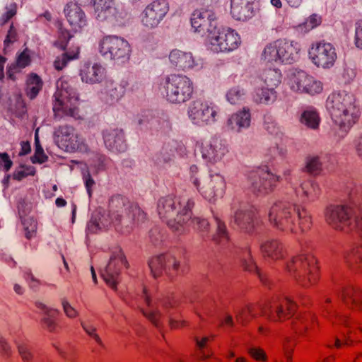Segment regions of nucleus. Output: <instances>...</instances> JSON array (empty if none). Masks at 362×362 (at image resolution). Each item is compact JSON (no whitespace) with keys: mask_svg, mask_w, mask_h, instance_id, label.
Segmentation results:
<instances>
[{"mask_svg":"<svg viewBox=\"0 0 362 362\" xmlns=\"http://www.w3.org/2000/svg\"><path fill=\"white\" fill-rule=\"evenodd\" d=\"M194 205L191 199L167 196L159 199L157 209L160 217L175 232H184L189 223L201 230H207V221L197 217L192 218Z\"/></svg>","mask_w":362,"mask_h":362,"instance_id":"1","label":"nucleus"},{"mask_svg":"<svg viewBox=\"0 0 362 362\" xmlns=\"http://www.w3.org/2000/svg\"><path fill=\"white\" fill-rule=\"evenodd\" d=\"M332 115L334 122L345 132L357 121L359 110L354 95L340 91L331 98Z\"/></svg>","mask_w":362,"mask_h":362,"instance_id":"2","label":"nucleus"},{"mask_svg":"<svg viewBox=\"0 0 362 362\" xmlns=\"http://www.w3.org/2000/svg\"><path fill=\"white\" fill-rule=\"evenodd\" d=\"M206 39L211 49L216 52L233 51L240 44V38L236 32L230 28L218 25L208 29Z\"/></svg>","mask_w":362,"mask_h":362,"instance_id":"3","label":"nucleus"},{"mask_svg":"<svg viewBox=\"0 0 362 362\" xmlns=\"http://www.w3.org/2000/svg\"><path fill=\"white\" fill-rule=\"evenodd\" d=\"M53 110L57 115L79 117L78 98L66 83H62L55 93V102Z\"/></svg>","mask_w":362,"mask_h":362,"instance_id":"4","label":"nucleus"},{"mask_svg":"<svg viewBox=\"0 0 362 362\" xmlns=\"http://www.w3.org/2000/svg\"><path fill=\"white\" fill-rule=\"evenodd\" d=\"M167 98L171 103H183L188 100L193 93L192 83L189 78L182 75H170L165 81Z\"/></svg>","mask_w":362,"mask_h":362,"instance_id":"5","label":"nucleus"},{"mask_svg":"<svg viewBox=\"0 0 362 362\" xmlns=\"http://www.w3.org/2000/svg\"><path fill=\"white\" fill-rule=\"evenodd\" d=\"M98 50L103 56L121 62L127 61L131 53L128 42L114 35L103 37L99 42Z\"/></svg>","mask_w":362,"mask_h":362,"instance_id":"6","label":"nucleus"},{"mask_svg":"<svg viewBox=\"0 0 362 362\" xmlns=\"http://www.w3.org/2000/svg\"><path fill=\"white\" fill-rule=\"evenodd\" d=\"M299 49L296 42L278 40L267 46L263 56L268 62H288L293 59L294 54H297Z\"/></svg>","mask_w":362,"mask_h":362,"instance_id":"7","label":"nucleus"},{"mask_svg":"<svg viewBox=\"0 0 362 362\" xmlns=\"http://www.w3.org/2000/svg\"><path fill=\"white\" fill-rule=\"evenodd\" d=\"M296 210L281 204L274 205L269 213L270 223L279 230L298 233V229L294 223Z\"/></svg>","mask_w":362,"mask_h":362,"instance_id":"8","label":"nucleus"},{"mask_svg":"<svg viewBox=\"0 0 362 362\" xmlns=\"http://www.w3.org/2000/svg\"><path fill=\"white\" fill-rule=\"evenodd\" d=\"M58 145L66 151H87L88 145L71 127H61L56 132Z\"/></svg>","mask_w":362,"mask_h":362,"instance_id":"9","label":"nucleus"},{"mask_svg":"<svg viewBox=\"0 0 362 362\" xmlns=\"http://www.w3.org/2000/svg\"><path fill=\"white\" fill-rule=\"evenodd\" d=\"M189 117L198 125H208L215 122L217 110L211 103L195 101L189 107Z\"/></svg>","mask_w":362,"mask_h":362,"instance_id":"10","label":"nucleus"},{"mask_svg":"<svg viewBox=\"0 0 362 362\" xmlns=\"http://www.w3.org/2000/svg\"><path fill=\"white\" fill-rule=\"evenodd\" d=\"M295 269L299 272V279L304 286L317 280L316 259L311 255H301L293 259Z\"/></svg>","mask_w":362,"mask_h":362,"instance_id":"11","label":"nucleus"},{"mask_svg":"<svg viewBox=\"0 0 362 362\" xmlns=\"http://www.w3.org/2000/svg\"><path fill=\"white\" fill-rule=\"evenodd\" d=\"M248 179L252 190L261 194H267L272 192L279 182L277 176L264 170L251 172Z\"/></svg>","mask_w":362,"mask_h":362,"instance_id":"12","label":"nucleus"},{"mask_svg":"<svg viewBox=\"0 0 362 362\" xmlns=\"http://www.w3.org/2000/svg\"><path fill=\"white\" fill-rule=\"evenodd\" d=\"M351 209L344 206H332L327 209L326 222L337 230H346L352 226Z\"/></svg>","mask_w":362,"mask_h":362,"instance_id":"13","label":"nucleus"},{"mask_svg":"<svg viewBox=\"0 0 362 362\" xmlns=\"http://www.w3.org/2000/svg\"><path fill=\"white\" fill-rule=\"evenodd\" d=\"M309 54L317 66L324 69L332 66L337 59L335 48L332 44L327 42H320L313 46Z\"/></svg>","mask_w":362,"mask_h":362,"instance_id":"14","label":"nucleus"},{"mask_svg":"<svg viewBox=\"0 0 362 362\" xmlns=\"http://www.w3.org/2000/svg\"><path fill=\"white\" fill-rule=\"evenodd\" d=\"M148 264L153 275L158 277L163 274L168 275L176 274L180 264L175 257L170 255H160L153 257Z\"/></svg>","mask_w":362,"mask_h":362,"instance_id":"15","label":"nucleus"},{"mask_svg":"<svg viewBox=\"0 0 362 362\" xmlns=\"http://www.w3.org/2000/svg\"><path fill=\"white\" fill-rule=\"evenodd\" d=\"M291 88L297 92L315 95L322 90V84L312 76L300 71L291 78Z\"/></svg>","mask_w":362,"mask_h":362,"instance_id":"16","label":"nucleus"},{"mask_svg":"<svg viewBox=\"0 0 362 362\" xmlns=\"http://www.w3.org/2000/svg\"><path fill=\"white\" fill-rule=\"evenodd\" d=\"M169 9L165 0H156L148 5L144 11L142 22L150 28L158 25Z\"/></svg>","mask_w":362,"mask_h":362,"instance_id":"17","label":"nucleus"},{"mask_svg":"<svg viewBox=\"0 0 362 362\" xmlns=\"http://www.w3.org/2000/svg\"><path fill=\"white\" fill-rule=\"evenodd\" d=\"M125 262L124 254L118 250L112 255L108 264L102 272L105 281L113 288H116L121 268Z\"/></svg>","mask_w":362,"mask_h":362,"instance_id":"18","label":"nucleus"},{"mask_svg":"<svg viewBox=\"0 0 362 362\" xmlns=\"http://www.w3.org/2000/svg\"><path fill=\"white\" fill-rule=\"evenodd\" d=\"M192 25L195 31L201 32L217 26L216 17L212 10L201 8L196 10L192 17Z\"/></svg>","mask_w":362,"mask_h":362,"instance_id":"19","label":"nucleus"},{"mask_svg":"<svg viewBox=\"0 0 362 362\" xmlns=\"http://www.w3.org/2000/svg\"><path fill=\"white\" fill-rule=\"evenodd\" d=\"M294 308L293 302L288 298H285L284 301L274 306L265 305L262 310V315L270 320H281L287 314H290Z\"/></svg>","mask_w":362,"mask_h":362,"instance_id":"20","label":"nucleus"},{"mask_svg":"<svg viewBox=\"0 0 362 362\" xmlns=\"http://www.w3.org/2000/svg\"><path fill=\"white\" fill-rule=\"evenodd\" d=\"M65 13L72 32L77 33L86 25L84 13L76 4H68Z\"/></svg>","mask_w":362,"mask_h":362,"instance_id":"21","label":"nucleus"},{"mask_svg":"<svg viewBox=\"0 0 362 362\" xmlns=\"http://www.w3.org/2000/svg\"><path fill=\"white\" fill-rule=\"evenodd\" d=\"M81 76L82 81L87 83H100L105 77V70L101 65L96 63L86 64L81 70Z\"/></svg>","mask_w":362,"mask_h":362,"instance_id":"22","label":"nucleus"},{"mask_svg":"<svg viewBox=\"0 0 362 362\" xmlns=\"http://www.w3.org/2000/svg\"><path fill=\"white\" fill-rule=\"evenodd\" d=\"M255 0H232L231 13L238 21H245L253 16L252 3Z\"/></svg>","mask_w":362,"mask_h":362,"instance_id":"23","label":"nucleus"},{"mask_svg":"<svg viewBox=\"0 0 362 362\" xmlns=\"http://www.w3.org/2000/svg\"><path fill=\"white\" fill-rule=\"evenodd\" d=\"M201 152L203 158L211 161H217L221 160L228 152L225 145L218 141L214 144L205 143L201 146Z\"/></svg>","mask_w":362,"mask_h":362,"instance_id":"24","label":"nucleus"},{"mask_svg":"<svg viewBox=\"0 0 362 362\" xmlns=\"http://www.w3.org/2000/svg\"><path fill=\"white\" fill-rule=\"evenodd\" d=\"M93 2L98 18L107 20L117 17L118 12L114 0H93Z\"/></svg>","mask_w":362,"mask_h":362,"instance_id":"25","label":"nucleus"},{"mask_svg":"<svg viewBox=\"0 0 362 362\" xmlns=\"http://www.w3.org/2000/svg\"><path fill=\"white\" fill-rule=\"evenodd\" d=\"M169 59L173 66L183 70L191 69L194 64V58L190 52L177 49L170 52Z\"/></svg>","mask_w":362,"mask_h":362,"instance_id":"26","label":"nucleus"},{"mask_svg":"<svg viewBox=\"0 0 362 362\" xmlns=\"http://www.w3.org/2000/svg\"><path fill=\"white\" fill-rule=\"evenodd\" d=\"M117 206H123L122 213L124 214L135 225H139L146 220V214L137 204L127 203L122 200L117 201Z\"/></svg>","mask_w":362,"mask_h":362,"instance_id":"27","label":"nucleus"},{"mask_svg":"<svg viewBox=\"0 0 362 362\" xmlns=\"http://www.w3.org/2000/svg\"><path fill=\"white\" fill-rule=\"evenodd\" d=\"M235 221L243 230L250 233L255 228V214L250 210H238L235 215Z\"/></svg>","mask_w":362,"mask_h":362,"instance_id":"28","label":"nucleus"},{"mask_svg":"<svg viewBox=\"0 0 362 362\" xmlns=\"http://www.w3.org/2000/svg\"><path fill=\"white\" fill-rule=\"evenodd\" d=\"M251 115L250 110L243 108L233 115L228 119V124L231 129L240 131L243 128H247L250 124Z\"/></svg>","mask_w":362,"mask_h":362,"instance_id":"29","label":"nucleus"},{"mask_svg":"<svg viewBox=\"0 0 362 362\" xmlns=\"http://www.w3.org/2000/svg\"><path fill=\"white\" fill-rule=\"evenodd\" d=\"M30 62V55L29 51L26 49L18 56L16 62L9 66L8 68V77L12 80H14V74L20 71L22 69L28 66Z\"/></svg>","mask_w":362,"mask_h":362,"instance_id":"30","label":"nucleus"},{"mask_svg":"<svg viewBox=\"0 0 362 362\" xmlns=\"http://www.w3.org/2000/svg\"><path fill=\"white\" fill-rule=\"evenodd\" d=\"M262 252L267 257L277 259L282 257V247L276 240H267L261 245Z\"/></svg>","mask_w":362,"mask_h":362,"instance_id":"31","label":"nucleus"},{"mask_svg":"<svg viewBox=\"0 0 362 362\" xmlns=\"http://www.w3.org/2000/svg\"><path fill=\"white\" fill-rule=\"evenodd\" d=\"M127 85V82H122L120 83H111L107 91V103L113 104L122 98L125 93Z\"/></svg>","mask_w":362,"mask_h":362,"instance_id":"32","label":"nucleus"},{"mask_svg":"<svg viewBox=\"0 0 362 362\" xmlns=\"http://www.w3.org/2000/svg\"><path fill=\"white\" fill-rule=\"evenodd\" d=\"M110 222L107 215L102 214L100 212L95 213L88 223V230L92 233H96L102 228L108 226Z\"/></svg>","mask_w":362,"mask_h":362,"instance_id":"33","label":"nucleus"},{"mask_svg":"<svg viewBox=\"0 0 362 362\" xmlns=\"http://www.w3.org/2000/svg\"><path fill=\"white\" fill-rule=\"evenodd\" d=\"M300 121L307 127L316 129L319 127L320 119L316 111L305 110L302 113Z\"/></svg>","mask_w":362,"mask_h":362,"instance_id":"34","label":"nucleus"},{"mask_svg":"<svg viewBox=\"0 0 362 362\" xmlns=\"http://www.w3.org/2000/svg\"><path fill=\"white\" fill-rule=\"evenodd\" d=\"M42 86V82L40 78L35 74H32L28 76L27 81V94L31 98H35L41 90Z\"/></svg>","mask_w":362,"mask_h":362,"instance_id":"35","label":"nucleus"},{"mask_svg":"<svg viewBox=\"0 0 362 362\" xmlns=\"http://www.w3.org/2000/svg\"><path fill=\"white\" fill-rule=\"evenodd\" d=\"M296 214L299 221L298 226H296L298 233L310 229L312 226V218L309 213L304 209L298 208Z\"/></svg>","mask_w":362,"mask_h":362,"instance_id":"36","label":"nucleus"},{"mask_svg":"<svg viewBox=\"0 0 362 362\" xmlns=\"http://www.w3.org/2000/svg\"><path fill=\"white\" fill-rule=\"evenodd\" d=\"M322 17L317 14L313 13L309 16L305 21L299 24L298 28L304 33H308L310 30L318 27L322 23Z\"/></svg>","mask_w":362,"mask_h":362,"instance_id":"37","label":"nucleus"},{"mask_svg":"<svg viewBox=\"0 0 362 362\" xmlns=\"http://www.w3.org/2000/svg\"><path fill=\"white\" fill-rule=\"evenodd\" d=\"M104 139L109 148H117L118 144L122 141V132L117 129L106 131L104 134Z\"/></svg>","mask_w":362,"mask_h":362,"instance_id":"38","label":"nucleus"},{"mask_svg":"<svg viewBox=\"0 0 362 362\" xmlns=\"http://www.w3.org/2000/svg\"><path fill=\"white\" fill-rule=\"evenodd\" d=\"M276 98V92L273 88H262L258 90L255 96L254 100L257 103H267Z\"/></svg>","mask_w":362,"mask_h":362,"instance_id":"39","label":"nucleus"},{"mask_svg":"<svg viewBox=\"0 0 362 362\" xmlns=\"http://www.w3.org/2000/svg\"><path fill=\"white\" fill-rule=\"evenodd\" d=\"M249 356L257 362H267L268 356L265 350L259 346L252 345L247 349Z\"/></svg>","mask_w":362,"mask_h":362,"instance_id":"40","label":"nucleus"},{"mask_svg":"<svg viewBox=\"0 0 362 362\" xmlns=\"http://www.w3.org/2000/svg\"><path fill=\"white\" fill-rule=\"evenodd\" d=\"M322 164L318 156H308L305 160V168L307 172L317 174L321 170Z\"/></svg>","mask_w":362,"mask_h":362,"instance_id":"41","label":"nucleus"},{"mask_svg":"<svg viewBox=\"0 0 362 362\" xmlns=\"http://www.w3.org/2000/svg\"><path fill=\"white\" fill-rule=\"evenodd\" d=\"M60 301L64 313L68 318L74 320L79 316V312L71 304L66 298H62Z\"/></svg>","mask_w":362,"mask_h":362,"instance_id":"42","label":"nucleus"},{"mask_svg":"<svg viewBox=\"0 0 362 362\" xmlns=\"http://www.w3.org/2000/svg\"><path fill=\"white\" fill-rule=\"evenodd\" d=\"M16 346L18 354L20 355L23 362H30L33 358V355L31 353L28 345L21 341L16 342Z\"/></svg>","mask_w":362,"mask_h":362,"instance_id":"43","label":"nucleus"},{"mask_svg":"<svg viewBox=\"0 0 362 362\" xmlns=\"http://www.w3.org/2000/svg\"><path fill=\"white\" fill-rule=\"evenodd\" d=\"M253 309L252 306H246L236 313L235 318L236 320L244 325L249 321V317H254Z\"/></svg>","mask_w":362,"mask_h":362,"instance_id":"44","label":"nucleus"},{"mask_svg":"<svg viewBox=\"0 0 362 362\" xmlns=\"http://www.w3.org/2000/svg\"><path fill=\"white\" fill-rule=\"evenodd\" d=\"M42 308L44 311V314L45 316L42 319V323L44 326L49 329V331H53L56 328V322L54 319L50 317V314L52 312V310L48 308H47L45 305H42Z\"/></svg>","mask_w":362,"mask_h":362,"instance_id":"45","label":"nucleus"},{"mask_svg":"<svg viewBox=\"0 0 362 362\" xmlns=\"http://www.w3.org/2000/svg\"><path fill=\"white\" fill-rule=\"evenodd\" d=\"M24 229L28 238L33 237L37 230V222L33 218H28L23 221Z\"/></svg>","mask_w":362,"mask_h":362,"instance_id":"46","label":"nucleus"},{"mask_svg":"<svg viewBox=\"0 0 362 362\" xmlns=\"http://www.w3.org/2000/svg\"><path fill=\"white\" fill-rule=\"evenodd\" d=\"M263 77L264 82L267 85L276 86L280 83V74L277 71H272L266 72L264 74Z\"/></svg>","mask_w":362,"mask_h":362,"instance_id":"47","label":"nucleus"},{"mask_svg":"<svg viewBox=\"0 0 362 362\" xmlns=\"http://www.w3.org/2000/svg\"><path fill=\"white\" fill-rule=\"evenodd\" d=\"M81 325L87 334L91 337L97 343H101V339L96 333V328L93 325L81 322Z\"/></svg>","mask_w":362,"mask_h":362,"instance_id":"48","label":"nucleus"},{"mask_svg":"<svg viewBox=\"0 0 362 362\" xmlns=\"http://www.w3.org/2000/svg\"><path fill=\"white\" fill-rule=\"evenodd\" d=\"M243 94L244 93L243 89H240L238 87H235L228 91L227 98L230 103H235L240 100Z\"/></svg>","mask_w":362,"mask_h":362,"instance_id":"49","label":"nucleus"},{"mask_svg":"<svg viewBox=\"0 0 362 362\" xmlns=\"http://www.w3.org/2000/svg\"><path fill=\"white\" fill-rule=\"evenodd\" d=\"M215 187L214 186V182L211 180L205 186L200 189L201 193L208 199H211L215 196Z\"/></svg>","mask_w":362,"mask_h":362,"instance_id":"50","label":"nucleus"},{"mask_svg":"<svg viewBox=\"0 0 362 362\" xmlns=\"http://www.w3.org/2000/svg\"><path fill=\"white\" fill-rule=\"evenodd\" d=\"M143 314L148 318L156 326L159 325L160 313L157 310L143 311Z\"/></svg>","mask_w":362,"mask_h":362,"instance_id":"51","label":"nucleus"},{"mask_svg":"<svg viewBox=\"0 0 362 362\" xmlns=\"http://www.w3.org/2000/svg\"><path fill=\"white\" fill-rule=\"evenodd\" d=\"M17 40V33L16 29L13 25H11L10 29L8 32L6 37L4 40V44L6 46H8L9 44H11Z\"/></svg>","mask_w":362,"mask_h":362,"instance_id":"52","label":"nucleus"},{"mask_svg":"<svg viewBox=\"0 0 362 362\" xmlns=\"http://www.w3.org/2000/svg\"><path fill=\"white\" fill-rule=\"evenodd\" d=\"M69 59L67 57L66 54H63L61 57H59L54 61V65L56 69L62 70L67 64Z\"/></svg>","mask_w":362,"mask_h":362,"instance_id":"53","label":"nucleus"},{"mask_svg":"<svg viewBox=\"0 0 362 362\" xmlns=\"http://www.w3.org/2000/svg\"><path fill=\"white\" fill-rule=\"evenodd\" d=\"M356 45L358 47L362 48V21L357 23L356 28Z\"/></svg>","mask_w":362,"mask_h":362,"instance_id":"54","label":"nucleus"},{"mask_svg":"<svg viewBox=\"0 0 362 362\" xmlns=\"http://www.w3.org/2000/svg\"><path fill=\"white\" fill-rule=\"evenodd\" d=\"M0 162L4 164V168L8 171L12 166V161L6 153H0Z\"/></svg>","mask_w":362,"mask_h":362,"instance_id":"55","label":"nucleus"},{"mask_svg":"<svg viewBox=\"0 0 362 362\" xmlns=\"http://www.w3.org/2000/svg\"><path fill=\"white\" fill-rule=\"evenodd\" d=\"M16 13V9L15 7H11L7 10L4 15L1 18V23L4 24L7 23L12 17Z\"/></svg>","mask_w":362,"mask_h":362,"instance_id":"56","label":"nucleus"},{"mask_svg":"<svg viewBox=\"0 0 362 362\" xmlns=\"http://www.w3.org/2000/svg\"><path fill=\"white\" fill-rule=\"evenodd\" d=\"M0 350L6 356H10L12 353L11 346L5 341H0Z\"/></svg>","mask_w":362,"mask_h":362,"instance_id":"57","label":"nucleus"},{"mask_svg":"<svg viewBox=\"0 0 362 362\" xmlns=\"http://www.w3.org/2000/svg\"><path fill=\"white\" fill-rule=\"evenodd\" d=\"M64 54L67 55L69 60L76 59L79 54V48L78 47H70Z\"/></svg>","mask_w":362,"mask_h":362,"instance_id":"58","label":"nucleus"},{"mask_svg":"<svg viewBox=\"0 0 362 362\" xmlns=\"http://www.w3.org/2000/svg\"><path fill=\"white\" fill-rule=\"evenodd\" d=\"M28 173L23 168L16 170L13 174V178L16 180L21 181L22 179L28 176Z\"/></svg>","mask_w":362,"mask_h":362,"instance_id":"59","label":"nucleus"},{"mask_svg":"<svg viewBox=\"0 0 362 362\" xmlns=\"http://www.w3.org/2000/svg\"><path fill=\"white\" fill-rule=\"evenodd\" d=\"M169 324L171 328L178 329L182 327H185L187 325L185 320H177L175 319H170Z\"/></svg>","mask_w":362,"mask_h":362,"instance_id":"60","label":"nucleus"},{"mask_svg":"<svg viewBox=\"0 0 362 362\" xmlns=\"http://www.w3.org/2000/svg\"><path fill=\"white\" fill-rule=\"evenodd\" d=\"M217 233H218L220 239H226V226L223 223H218Z\"/></svg>","mask_w":362,"mask_h":362,"instance_id":"61","label":"nucleus"},{"mask_svg":"<svg viewBox=\"0 0 362 362\" xmlns=\"http://www.w3.org/2000/svg\"><path fill=\"white\" fill-rule=\"evenodd\" d=\"M243 266L246 270H248L250 272H253L256 270V266L251 258H249L248 260H245Z\"/></svg>","mask_w":362,"mask_h":362,"instance_id":"62","label":"nucleus"},{"mask_svg":"<svg viewBox=\"0 0 362 362\" xmlns=\"http://www.w3.org/2000/svg\"><path fill=\"white\" fill-rule=\"evenodd\" d=\"M283 351H284V354L286 358H287V360L288 361H290L291 360V355H292L293 349L292 347H290L285 344V345H284Z\"/></svg>","mask_w":362,"mask_h":362,"instance_id":"63","label":"nucleus"},{"mask_svg":"<svg viewBox=\"0 0 362 362\" xmlns=\"http://www.w3.org/2000/svg\"><path fill=\"white\" fill-rule=\"evenodd\" d=\"M352 295H353V291L350 288L346 289V290L344 291L341 298L345 303H348L349 300V299L351 300L352 298Z\"/></svg>","mask_w":362,"mask_h":362,"instance_id":"64","label":"nucleus"}]
</instances>
